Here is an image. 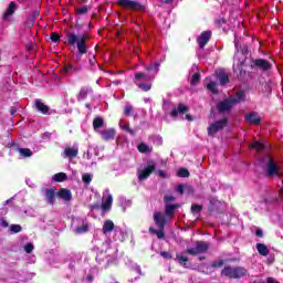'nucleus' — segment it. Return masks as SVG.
Segmentation results:
<instances>
[{"mask_svg":"<svg viewBox=\"0 0 283 283\" xmlns=\"http://www.w3.org/2000/svg\"><path fill=\"white\" fill-rule=\"evenodd\" d=\"M247 99V95L244 91H238L234 96H230L217 104V111L219 114H227L235 107V105H240V103H244Z\"/></svg>","mask_w":283,"mask_h":283,"instance_id":"1","label":"nucleus"},{"mask_svg":"<svg viewBox=\"0 0 283 283\" xmlns=\"http://www.w3.org/2000/svg\"><path fill=\"white\" fill-rule=\"evenodd\" d=\"M221 275L229 277V280H240V277H247L249 275V270L244 266L226 265L221 271Z\"/></svg>","mask_w":283,"mask_h":283,"instance_id":"2","label":"nucleus"},{"mask_svg":"<svg viewBox=\"0 0 283 283\" xmlns=\"http://www.w3.org/2000/svg\"><path fill=\"white\" fill-rule=\"evenodd\" d=\"M117 6L124 8V10H130L132 12H147V6L136 0H117Z\"/></svg>","mask_w":283,"mask_h":283,"instance_id":"3","label":"nucleus"},{"mask_svg":"<svg viewBox=\"0 0 283 283\" xmlns=\"http://www.w3.org/2000/svg\"><path fill=\"white\" fill-rule=\"evenodd\" d=\"M87 39H90V35H76L72 34V44H76L77 52L83 56V54H87Z\"/></svg>","mask_w":283,"mask_h":283,"instance_id":"4","label":"nucleus"},{"mask_svg":"<svg viewBox=\"0 0 283 283\" xmlns=\"http://www.w3.org/2000/svg\"><path fill=\"white\" fill-rule=\"evenodd\" d=\"M250 70H252V72H258V70H260L261 72H269L273 70V64H271L269 60L255 59L251 60Z\"/></svg>","mask_w":283,"mask_h":283,"instance_id":"5","label":"nucleus"},{"mask_svg":"<svg viewBox=\"0 0 283 283\" xmlns=\"http://www.w3.org/2000/svg\"><path fill=\"white\" fill-rule=\"evenodd\" d=\"M211 244L207 241H196L195 248L187 249L185 253L188 255H202L203 253H207L209 251V248Z\"/></svg>","mask_w":283,"mask_h":283,"instance_id":"6","label":"nucleus"},{"mask_svg":"<svg viewBox=\"0 0 283 283\" xmlns=\"http://www.w3.org/2000/svg\"><path fill=\"white\" fill-rule=\"evenodd\" d=\"M227 125H229V118L223 117L214 123H212L209 127H208V136H216L218 134V132H222V129H224V127H227Z\"/></svg>","mask_w":283,"mask_h":283,"instance_id":"7","label":"nucleus"},{"mask_svg":"<svg viewBox=\"0 0 283 283\" xmlns=\"http://www.w3.org/2000/svg\"><path fill=\"white\" fill-rule=\"evenodd\" d=\"M156 171V161L148 160L146 167L138 171V180H147Z\"/></svg>","mask_w":283,"mask_h":283,"instance_id":"8","label":"nucleus"},{"mask_svg":"<svg viewBox=\"0 0 283 283\" xmlns=\"http://www.w3.org/2000/svg\"><path fill=\"white\" fill-rule=\"evenodd\" d=\"M211 31H203L200 33V35L197 38V42L199 43V50H205V46L209 41H211Z\"/></svg>","mask_w":283,"mask_h":283,"instance_id":"9","label":"nucleus"},{"mask_svg":"<svg viewBox=\"0 0 283 283\" xmlns=\"http://www.w3.org/2000/svg\"><path fill=\"white\" fill-rule=\"evenodd\" d=\"M244 120L249 125H260V123H262V117H260L256 112H251L244 116Z\"/></svg>","mask_w":283,"mask_h":283,"instance_id":"10","label":"nucleus"},{"mask_svg":"<svg viewBox=\"0 0 283 283\" xmlns=\"http://www.w3.org/2000/svg\"><path fill=\"white\" fill-rule=\"evenodd\" d=\"M154 222L157 227V229H165V226L167 224V217L163 214V212H155L154 213Z\"/></svg>","mask_w":283,"mask_h":283,"instance_id":"11","label":"nucleus"},{"mask_svg":"<svg viewBox=\"0 0 283 283\" xmlns=\"http://www.w3.org/2000/svg\"><path fill=\"white\" fill-rule=\"evenodd\" d=\"M189 113V106L180 103L176 108H174L170 113V116L172 118H178L179 115L188 114Z\"/></svg>","mask_w":283,"mask_h":283,"instance_id":"12","label":"nucleus"},{"mask_svg":"<svg viewBox=\"0 0 283 283\" xmlns=\"http://www.w3.org/2000/svg\"><path fill=\"white\" fill-rule=\"evenodd\" d=\"M176 209H180V203H165L164 211L167 218H174Z\"/></svg>","mask_w":283,"mask_h":283,"instance_id":"13","label":"nucleus"},{"mask_svg":"<svg viewBox=\"0 0 283 283\" xmlns=\"http://www.w3.org/2000/svg\"><path fill=\"white\" fill-rule=\"evenodd\" d=\"M277 174H280V167L275 164V159L270 157L268 161V176H277Z\"/></svg>","mask_w":283,"mask_h":283,"instance_id":"14","label":"nucleus"},{"mask_svg":"<svg viewBox=\"0 0 283 283\" xmlns=\"http://www.w3.org/2000/svg\"><path fill=\"white\" fill-rule=\"evenodd\" d=\"M99 135L107 143L116 138V129L115 128L104 129L99 132Z\"/></svg>","mask_w":283,"mask_h":283,"instance_id":"15","label":"nucleus"},{"mask_svg":"<svg viewBox=\"0 0 283 283\" xmlns=\"http://www.w3.org/2000/svg\"><path fill=\"white\" fill-rule=\"evenodd\" d=\"M11 147L15 149L17 153L21 156V158H32V150L30 148H21L19 144H12Z\"/></svg>","mask_w":283,"mask_h":283,"instance_id":"16","label":"nucleus"},{"mask_svg":"<svg viewBox=\"0 0 283 283\" xmlns=\"http://www.w3.org/2000/svg\"><path fill=\"white\" fill-rule=\"evenodd\" d=\"M209 213H222L220 211V200L211 198L208 206Z\"/></svg>","mask_w":283,"mask_h":283,"instance_id":"17","label":"nucleus"},{"mask_svg":"<svg viewBox=\"0 0 283 283\" xmlns=\"http://www.w3.org/2000/svg\"><path fill=\"white\" fill-rule=\"evenodd\" d=\"M57 198H61V200H64L65 202H70L72 200V191L70 189L61 188L56 192Z\"/></svg>","mask_w":283,"mask_h":283,"instance_id":"18","label":"nucleus"},{"mask_svg":"<svg viewBox=\"0 0 283 283\" xmlns=\"http://www.w3.org/2000/svg\"><path fill=\"white\" fill-rule=\"evenodd\" d=\"M45 198L49 205H54L56 202V188H48L45 190Z\"/></svg>","mask_w":283,"mask_h":283,"instance_id":"19","label":"nucleus"},{"mask_svg":"<svg viewBox=\"0 0 283 283\" xmlns=\"http://www.w3.org/2000/svg\"><path fill=\"white\" fill-rule=\"evenodd\" d=\"M114 202V197L112 195H108L106 199H103L101 209L102 211H111L112 210V203Z\"/></svg>","mask_w":283,"mask_h":283,"instance_id":"20","label":"nucleus"},{"mask_svg":"<svg viewBox=\"0 0 283 283\" xmlns=\"http://www.w3.org/2000/svg\"><path fill=\"white\" fill-rule=\"evenodd\" d=\"M15 10H17V3L10 2L9 7L7 8V11L2 15L3 21H8V19H10L12 14H14Z\"/></svg>","mask_w":283,"mask_h":283,"instance_id":"21","label":"nucleus"},{"mask_svg":"<svg viewBox=\"0 0 283 283\" xmlns=\"http://www.w3.org/2000/svg\"><path fill=\"white\" fill-rule=\"evenodd\" d=\"M35 108L41 114H49L50 106L45 105L41 99H35Z\"/></svg>","mask_w":283,"mask_h":283,"instance_id":"22","label":"nucleus"},{"mask_svg":"<svg viewBox=\"0 0 283 283\" xmlns=\"http://www.w3.org/2000/svg\"><path fill=\"white\" fill-rule=\"evenodd\" d=\"M145 70H147V72H151L150 76H154V78H156V74H158L160 70V63L155 62L150 65H147Z\"/></svg>","mask_w":283,"mask_h":283,"instance_id":"23","label":"nucleus"},{"mask_svg":"<svg viewBox=\"0 0 283 283\" xmlns=\"http://www.w3.org/2000/svg\"><path fill=\"white\" fill-rule=\"evenodd\" d=\"M217 78L220 85H227V83H229V74H227L224 70L219 71V73L217 74Z\"/></svg>","mask_w":283,"mask_h":283,"instance_id":"24","label":"nucleus"},{"mask_svg":"<svg viewBox=\"0 0 283 283\" xmlns=\"http://www.w3.org/2000/svg\"><path fill=\"white\" fill-rule=\"evenodd\" d=\"M102 127H105V119L103 117H95L93 119V129L96 132L97 129H101Z\"/></svg>","mask_w":283,"mask_h":283,"instance_id":"25","label":"nucleus"},{"mask_svg":"<svg viewBox=\"0 0 283 283\" xmlns=\"http://www.w3.org/2000/svg\"><path fill=\"white\" fill-rule=\"evenodd\" d=\"M251 149H255L259 154H262L266 151V145H264V143H261V142H254L251 145Z\"/></svg>","mask_w":283,"mask_h":283,"instance_id":"26","label":"nucleus"},{"mask_svg":"<svg viewBox=\"0 0 283 283\" xmlns=\"http://www.w3.org/2000/svg\"><path fill=\"white\" fill-rule=\"evenodd\" d=\"M53 182H65L67 180V174L65 172H57L52 176Z\"/></svg>","mask_w":283,"mask_h":283,"instance_id":"27","label":"nucleus"},{"mask_svg":"<svg viewBox=\"0 0 283 283\" xmlns=\"http://www.w3.org/2000/svg\"><path fill=\"white\" fill-rule=\"evenodd\" d=\"M176 260L180 266H184V269H189V265H187V262H189V259L182 254H176Z\"/></svg>","mask_w":283,"mask_h":283,"instance_id":"28","label":"nucleus"},{"mask_svg":"<svg viewBox=\"0 0 283 283\" xmlns=\"http://www.w3.org/2000/svg\"><path fill=\"white\" fill-rule=\"evenodd\" d=\"M149 233H153V235H157L158 240H163L167 234L165 233V229H158L149 228Z\"/></svg>","mask_w":283,"mask_h":283,"instance_id":"29","label":"nucleus"},{"mask_svg":"<svg viewBox=\"0 0 283 283\" xmlns=\"http://www.w3.org/2000/svg\"><path fill=\"white\" fill-rule=\"evenodd\" d=\"M114 231V221L106 220L103 224V233H112Z\"/></svg>","mask_w":283,"mask_h":283,"instance_id":"30","label":"nucleus"},{"mask_svg":"<svg viewBox=\"0 0 283 283\" xmlns=\"http://www.w3.org/2000/svg\"><path fill=\"white\" fill-rule=\"evenodd\" d=\"M256 251L260 255H269V248L264 243H256Z\"/></svg>","mask_w":283,"mask_h":283,"instance_id":"31","label":"nucleus"},{"mask_svg":"<svg viewBox=\"0 0 283 283\" xmlns=\"http://www.w3.org/2000/svg\"><path fill=\"white\" fill-rule=\"evenodd\" d=\"M140 78H144V81H154V75H149L147 73L138 72L135 73V80L140 81Z\"/></svg>","mask_w":283,"mask_h":283,"instance_id":"32","label":"nucleus"},{"mask_svg":"<svg viewBox=\"0 0 283 283\" xmlns=\"http://www.w3.org/2000/svg\"><path fill=\"white\" fill-rule=\"evenodd\" d=\"M137 149L139 154H151V148H149V145L142 143L137 146Z\"/></svg>","mask_w":283,"mask_h":283,"instance_id":"33","label":"nucleus"},{"mask_svg":"<svg viewBox=\"0 0 283 283\" xmlns=\"http://www.w3.org/2000/svg\"><path fill=\"white\" fill-rule=\"evenodd\" d=\"M90 231V226L88 224H83L81 227H77L74 230V233H76L77 235H81V233H87Z\"/></svg>","mask_w":283,"mask_h":283,"instance_id":"34","label":"nucleus"},{"mask_svg":"<svg viewBox=\"0 0 283 283\" xmlns=\"http://www.w3.org/2000/svg\"><path fill=\"white\" fill-rule=\"evenodd\" d=\"M177 176H178V178H189V176H190L189 169L179 168L177 171Z\"/></svg>","mask_w":283,"mask_h":283,"instance_id":"35","label":"nucleus"},{"mask_svg":"<svg viewBox=\"0 0 283 283\" xmlns=\"http://www.w3.org/2000/svg\"><path fill=\"white\" fill-rule=\"evenodd\" d=\"M200 78H201L200 73H195V74L192 75L191 81H190V85H192V86L198 85V83H200Z\"/></svg>","mask_w":283,"mask_h":283,"instance_id":"36","label":"nucleus"},{"mask_svg":"<svg viewBox=\"0 0 283 283\" xmlns=\"http://www.w3.org/2000/svg\"><path fill=\"white\" fill-rule=\"evenodd\" d=\"M87 12H90V8L87 6L75 8V14H87Z\"/></svg>","mask_w":283,"mask_h":283,"instance_id":"37","label":"nucleus"},{"mask_svg":"<svg viewBox=\"0 0 283 283\" xmlns=\"http://www.w3.org/2000/svg\"><path fill=\"white\" fill-rule=\"evenodd\" d=\"M207 90H209V92H212V94H218V87H217L216 82L208 83Z\"/></svg>","mask_w":283,"mask_h":283,"instance_id":"38","label":"nucleus"},{"mask_svg":"<svg viewBox=\"0 0 283 283\" xmlns=\"http://www.w3.org/2000/svg\"><path fill=\"white\" fill-rule=\"evenodd\" d=\"M137 86L142 92H149V90H151V84L139 83Z\"/></svg>","mask_w":283,"mask_h":283,"instance_id":"39","label":"nucleus"},{"mask_svg":"<svg viewBox=\"0 0 283 283\" xmlns=\"http://www.w3.org/2000/svg\"><path fill=\"white\" fill-rule=\"evenodd\" d=\"M50 39L52 43H59V41H61V35H59L57 32H52Z\"/></svg>","mask_w":283,"mask_h":283,"instance_id":"40","label":"nucleus"},{"mask_svg":"<svg viewBox=\"0 0 283 283\" xmlns=\"http://www.w3.org/2000/svg\"><path fill=\"white\" fill-rule=\"evenodd\" d=\"M10 231L11 233H21L22 228L20 224H11Z\"/></svg>","mask_w":283,"mask_h":283,"instance_id":"41","label":"nucleus"},{"mask_svg":"<svg viewBox=\"0 0 283 283\" xmlns=\"http://www.w3.org/2000/svg\"><path fill=\"white\" fill-rule=\"evenodd\" d=\"M211 266L212 269H220L224 266V261L223 260L212 261Z\"/></svg>","mask_w":283,"mask_h":283,"instance_id":"42","label":"nucleus"},{"mask_svg":"<svg viewBox=\"0 0 283 283\" xmlns=\"http://www.w3.org/2000/svg\"><path fill=\"white\" fill-rule=\"evenodd\" d=\"M190 209L191 213H200L202 211V205H192Z\"/></svg>","mask_w":283,"mask_h":283,"instance_id":"43","label":"nucleus"},{"mask_svg":"<svg viewBox=\"0 0 283 283\" xmlns=\"http://www.w3.org/2000/svg\"><path fill=\"white\" fill-rule=\"evenodd\" d=\"M134 112V106H132V105H126L125 107H124V114L126 115V116H132V113Z\"/></svg>","mask_w":283,"mask_h":283,"instance_id":"44","label":"nucleus"},{"mask_svg":"<svg viewBox=\"0 0 283 283\" xmlns=\"http://www.w3.org/2000/svg\"><path fill=\"white\" fill-rule=\"evenodd\" d=\"M175 200H176V197H174V196H169V195H166V196H164V202H165V205H169V202H175Z\"/></svg>","mask_w":283,"mask_h":283,"instance_id":"45","label":"nucleus"},{"mask_svg":"<svg viewBox=\"0 0 283 283\" xmlns=\"http://www.w3.org/2000/svg\"><path fill=\"white\" fill-rule=\"evenodd\" d=\"M82 180H83V182H85V185H90V182H92V175H90V174H84V175L82 176Z\"/></svg>","mask_w":283,"mask_h":283,"instance_id":"46","label":"nucleus"},{"mask_svg":"<svg viewBox=\"0 0 283 283\" xmlns=\"http://www.w3.org/2000/svg\"><path fill=\"white\" fill-rule=\"evenodd\" d=\"M24 251H25V253H32V251H34V244H32V243H27V244L24 245Z\"/></svg>","mask_w":283,"mask_h":283,"instance_id":"47","label":"nucleus"},{"mask_svg":"<svg viewBox=\"0 0 283 283\" xmlns=\"http://www.w3.org/2000/svg\"><path fill=\"white\" fill-rule=\"evenodd\" d=\"M214 23L218 25V28H222V25L227 23V20H224V18H218L217 20H214Z\"/></svg>","mask_w":283,"mask_h":283,"instance_id":"48","label":"nucleus"},{"mask_svg":"<svg viewBox=\"0 0 283 283\" xmlns=\"http://www.w3.org/2000/svg\"><path fill=\"white\" fill-rule=\"evenodd\" d=\"M185 185L182 184H179L177 187H176V191L177 193H180V196H182V193H185Z\"/></svg>","mask_w":283,"mask_h":283,"instance_id":"49","label":"nucleus"},{"mask_svg":"<svg viewBox=\"0 0 283 283\" xmlns=\"http://www.w3.org/2000/svg\"><path fill=\"white\" fill-rule=\"evenodd\" d=\"M161 258H164V260H171V253L167 252V251H161L160 252Z\"/></svg>","mask_w":283,"mask_h":283,"instance_id":"50","label":"nucleus"},{"mask_svg":"<svg viewBox=\"0 0 283 283\" xmlns=\"http://www.w3.org/2000/svg\"><path fill=\"white\" fill-rule=\"evenodd\" d=\"M123 129H125V132H127L132 136H136V132H134V129H130L129 125H124Z\"/></svg>","mask_w":283,"mask_h":283,"instance_id":"51","label":"nucleus"},{"mask_svg":"<svg viewBox=\"0 0 283 283\" xmlns=\"http://www.w3.org/2000/svg\"><path fill=\"white\" fill-rule=\"evenodd\" d=\"M41 14V12L39 10H34L31 14V21H34L36 19V17H39Z\"/></svg>","mask_w":283,"mask_h":283,"instance_id":"52","label":"nucleus"},{"mask_svg":"<svg viewBox=\"0 0 283 283\" xmlns=\"http://www.w3.org/2000/svg\"><path fill=\"white\" fill-rule=\"evenodd\" d=\"M157 176H159V178H167V172H165V170H158L157 171Z\"/></svg>","mask_w":283,"mask_h":283,"instance_id":"53","label":"nucleus"},{"mask_svg":"<svg viewBox=\"0 0 283 283\" xmlns=\"http://www.w3.org/2000/svg\"><path fill=\"white\" fill-rule=\"evenodd\" d=\"M255 235H256V238H264V231H262V229H258L255 231Z\"/></svg>","mask_w":283,"mask_h":283,"instance_id":"54","label":"nucleus"},{"mask_svg":"<svg viewBox=\"0 0 283 283\" xmlns=\"http://www.w3.org/2000/svg\"><path fill=\"white\" fill-rule=\"evenodd\" d=\"M80 96H81L82 98H85V96H87V91H86L85 88H82V90L80 91Z\"/></svg>","mask_w":283,"mask_h":283,"instance_id":"55","label":"nucleus"},{"mask_svg":"<svg viewBox=\"0 0 283 283\" xmlns=\"http://www.w3.org/2000/svg\"><path fill=\"white\" fill-rule=\"evenodd\" d=\"M66 36L69 45H72V32H67Z\"/></svg>","mask_w":283,"mask_h":283,"instance_id":"56","label":"nucleus"},{"mask_svg":"<svg viewBox=\"0 0 283 283\" xmlns=\"http://www.w3.org/2000/svg\"><path fill=\"white\" fill-rule=\"evenodd\" d=\"M98 209H101L99 205H92L91 206V211H98Z\"/></svg>","mask_w":283,"mask_h":283,"instance_id":"57","label":"nucleus"},{"mask_svg":"<svg viewBox=\"0 0 283 283\" xmlns=\"http://www.w3.org/2000/svg\"><path fill=\"white\" fill-rule=\"evenodd\" d=\"M78 156V149L72 148V158H76Z\"/></svg>","mask_w":283,"mask_h":283,"instance_id":"58","label":"nucleus"},{"mask_svg":"<svg viewBox=\"0 0 283 283\" xmlns=\"http://www.w3.org/2000/svg\"><path fill=\"white\" fill-rule=\"evenodd\" d=\"M65 154L69 158H72V148H66Z\"/></svg>","mask_w":283,"mask_h":283,"instance_id":"59","label":"nucleus"},{"mask_svg":"<svg viewBox=\"0 0 283 283\" xmlns=\"http://www.w3.org/2000/svg\"><path fill=\"white\" fill-rule=\"evenodd\" d=\"M86 281L87 282H94V275L93 274H87V276H86Z\"/></svg>","mask_w":283,"mask_h":283,"instance_id":"60","label":"nucleus"},{"mask_svg":"<svg viewBox=\"0 0 283 283\" xmlns=\"http://www.w3.org/2000/svg\"><path fill=\"white\" fill-rule=\"evenodd\" d=\"M186 191L188 192V193H193V187H191V186H187L186 187Z\"/></svg>","mask_w":283,"mask_h":283,"instance_id":"61","label":"nucleus"},{"mask_svg":"<svg viewBox=\"0 0 283 283\" xmlns=\"http://www.w3.org/2000/svg\"><path fill=\"white\" fill-rule=\"evenodd\" d=\"M186 120L191 123V120H193V116H191V114H186Z\"/></svg>","mask_w":283,"mask_h":283,"instance_id":"62","label":"nucleus"},{"mask_svg":"<svg viewBox=\"0 0 283 283\" xmlns=\"http://www.w3.org/2000/svg\"><path fill=\"white\" fill-rule=\"evenodd\" d=\"M71 70H72V65L71 64H69V65H66L64 67V72H70Z\"/></svg>","mask_w":283,"mask_h":283,"instance_id":"63","label":"nucleus"},{"mask_svg":"<svg viewBox=\"0 0 283 283\" xmlns=\"http://www.w3.org/2000/svg\"><path fill=\"white\" fill-rule=\"evenodd\" d=\"M1 227H4V229L8 228V221L2 220V221H1Z\"/></svg>","mask_w":283,"mask_h":283,"instance_id":"64","label":"nucleus"}]
</instances>
